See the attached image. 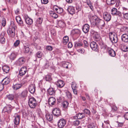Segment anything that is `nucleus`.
I'll list each match as a JSON object with an SVG mask.
<instances>
[{"mask_svg": "<svg viewBox=\"0 0 128 128\" xmlns=\"http://www.w3.org/2000/svg\"><path fill=\"white\" fill-rule=\"evenodd\" d=\"M27 69L25 67H23L20 69L19 72V75L22 76L24 75L27 72Z\"/></svg>", "mask_w": 128, "mask_h": 128, "instance_id": "obj_18", "label": "nucleus"}, {"mask_svg": "<svg viewBox=\"0 0 128 128\" xmlns=\"http://www.w3.org/2000/svg\"><path fill=\"white\" fill-rule=\"evenodd\" d=\"M16 20L17 22L19 25L23 26L24 25L22 21V20L20 16H17L16 18Z\"/></svg>", "mask_w": 128, "mask_h": 128, "instance_id": "obj_27", "label": "nucleus"}, {"mask_svg": "<svg viewBox=\"0 0 128 128\" xmlns=\"http://www.w3.org/2000/svg\"><path fill=\"white\" fill-rule=\"evenodd\" d=\"M50 32L51 34L54 36L56 35V31L54 29H51Z\"/></svg>", "mask_w": 128, "mask_h": 128, "instance_id": "obj_53", "label": "nucleus"}, {"mask_svg": "<svg viewBox=\"0 0 128 128\" xmlns=\"http://www.w3.org/2000/svg\"><path fill=\"white\" fill-rule=\"evenodd\" d=\"M124 12L122 13L123 15V17L125 19L128 20V12L124 13Z\"/></svg>", "mask_w": 128, "mask_h": 128, "instance_id": "obj_49", "label": "nucleus"}, {"mask_svg": "<svg viewBox=\"0 0 128 128\" xmlns=\"http://www.w3.org/2000/svg\"><path fill=\"white\" fill-rule=\"evenodd\" d=\"M14 25L13 26H10L7 30L8 35L12 37H14L15 35V28Z\"/></svg>", "mask_w": 128, "mask_h": 128, "instance_id": "obj_4", "label": "nucleus"}, {"mask_svg": "<svg viewBox=\"0 0 128 128\" xmlns=\"http://www.w3.org/2000/svg\"><path fill=\"white\" fill-rule=\"evenodd\" d=\"M22 86V84L16 83L15 84H14L12 88L14 90H17L21 88Z\"/></svg>", "mask_w": 128, "mask_h": 128, "instance_id": "obj_24", "label": "nucleus"}, {"mask_svg": "<svg viewBox=\"0 0 128 128\" xmlns=\"http://www.w3.org/2000/svg\"><path fill=\"white\" fill-rule=\"evenodd\" d=\"M120 47L122 50L123 51L126 52L128 51V47L126 45L121 44Z\"/></svg>", "mask_w": 128, "mask_h": 128, "instance_id": "obj_30", "label": "nucleus"}, {"mask_svg": "<svg viewBox=\"0 0 128 128\" xmlns=\"http://www.w3.org/2000/svg\"><path fill=\"white\" fill-rule=\"evenodd\" d=\"M69 64H70L69 63L67 62H65L63 64V66L64 68H68V65Z\"/></svg>", "mask_w": 128, "mask_h": 128, "instance_id": "obj_46", "label": "nucleus"}, {"mask_svg": "<svg viewBox=\"0 0 128 128\" xmlns=\"http://www.w3.org/2000/svg\"><path fill=\"white\" fill-rule=\"evenodd\" d=\"M28 92L26 90L23 91L20 94V96L22 98H24L27 96Z\"/></svg>", "mask_w": 128, "mask_h": 128, "instance_id": "obj_32", "label": "nucleus"}, {"mask_svg": "<svg viewBox=\"0 0 128 128\" xmlns=\"http://www.w3.org/2000/svg\"><path fill=\"white\" fill-rule=\"evenodd\" d=\"M24 52L25 53H28L29 52L30 48L28 46H24Z\"/></svg>", "mask_w": 128, "mask_h": 128, "instance_id": "obj_37", "label": "nucleus"}, {"mask_svg": "<svg viewBox=\"0 0 128 128\" xmlns=\"http://www.w3.org/2000/svg\"><path fill=\"white\" fill-rule=\"evenodd\" d=\"M124 116L125 119L128 120V112L125 114Z\"/></svg>", "mask_w": 128, "mask_h": 128, "instance_id": "obj_61", "label": "nucleus"}, {"mask_svg": "<svg viewBox=\"0 0 128 128\" xmlns=\"http://www.w3.org/2000/svg\"><path fill=\"white\" fill-rule=\"evenodd\" d=\"M2 68L4 72L6 73L8 72L10 70L9 67L6 65L3 66Z\"/></svg>", "mask_w": 128, "mask_h": 128, "instance_id": "obj_29", "label": "nucleus"}, {"mask_svg": "<svg viewBox=\"0 0 128 128\" xmlns=\"http://www.w3.org/2000/svg\"><path fill=\"white\" fill-rule=\"evenodd\" d=\"M37 104L36 100L34 98H30L28 100V104L32 108H34Z\"/></svg>", "mask_w": 128, "mask_h": 128, "instance_id": "obj_3", "label": "nucleus"}, {"mask_svg": "<svg viewBox=\"0 0 128 128\" xmlns=\"http://www.w3.org/2000/svg\"><path fill=\"white\" fill-rule=\"evenodd\" d=\"M41 52L40 51H38L37 52L36 55L39 58H41L42 57Z\"/></svg>", "mask_w": 128, "mask_h": 128, "instance_id": "obj_58", "label": "nucleus"}, {"mask_svg": "<svg viewBox=\"0 0 128 128\" xmlns=\"http://www.w3.org/2000/svg\"><path fill=\"white\" fill-rule=\"evenodd\" d=\"M69 41L68 37L67 36H64L63 38L62 42L64 44H66Z\"/></svg>", "mask_w": 128, "mask_h": 128, "instance_id": "obj_34", "label": "nucleus"}, {"mask_svg": "<svg viewBox=\"0 0 128 128\" xmlns=\"http://www.w3.org/2000/svg\"><path fill=\"white\" fill-rule=\"evenodd\" d=\"M50 14L51 16L54 18H56L58 17L57 14L52 11L50 12Z\"/></svg>", "mask_w": 128, "mask_h": 128, "instance_id": "obj_33", "label": "nucleus"}, {"mask_svg": "<svg viewBox=\"0 0 128 128\" xmlns=\"http://www.w3.org/2000/svg\"><path fill=\"white\" fill-rule=\"evenodd\" d=\"M4 88V85L2 84H0V92Z\"/></svg>", "mask_w": 128, "mask_h": 128, "instance_id": "obj_64", "label": "nucleus"}, {"mask_svg": "<svg viewBox=\"0 0 128 128\" xmlns=\"http://www.w3.org/2000/svg\"><path fill=\"white\" fill-rule=\"evenodd\" d=\"M90 46L92 49L96 51L98 50L97 44L94 42H92L90 43Z\"/></svg>", "mask_w": 128, "mask_h": 128, "instance_id": "obj_10", "label": "nucleus"}, {"mask_svg": "<svg viewBox=\"0 0 128 128\" xmlns=\"http://www.w3.org/2000/svg\"><path fill=\"white\" fill-rule=\"evenodd\" d=\"M12 109V107L10 105H8L4 108L2 110L3 112H6L8 114L10 113Z\"/></svg>", "mask_w": 128, "mask_h": 128, "instance_id": "obj_8", "label": "nucleus"}, {"mask_svg": "<svg viewBox=\"0 0 128 128\" xmlns=\"http://www.w3.org/2000/svg\"><path fill=\"white\" fill-rule=\"evenodd\" d=\"M72 89H74L76 88V84L75 82H73L72 84Z\"/></svg>", "mask_w": 128, "mask_h": 128, "instance_id": "obj_54", "label": "nucleus"}, {"mask_svg": "<svg viewBox=\"0 0 128 128\" xmlns=\"http://www.w3.org/2000/svg\"><path fill=\"white\" fill-rule=\"evenodd\" d=\"M71 33L72 34H80V31L78 29H74L72 30Z\"/></svg>", "mask_w": 128, "mask_h": 128, "instance_id": "obj_28", "label": "nucleus"}, {"mask_svg": "<svg viewBox=\"0 0 128 128\" xmlns=\"http://www.w3.org/2000/svg\"><path fill=\"white\" fill-rule=\"evenodd\" d=\"M72 46V43L71 42H69L68 44V47L69 48H71Z\"/></svg>", "mask_w": 128, "mask_h": 128, "instance_id": "obj_63", "label": "nucleus"}, {"mask_svg": "<svg viewBox=\"0 0 128 128\" xmlns=\"http://www.w3.org/2000/svg\"><path fill=\"white\" fill-rule=\"evenodd\" d=\"M26 59L23 57L20 58L16 62L17 64L19 66H21L24 63Z\"/></svg>", "mask_w": 128, "mask_h": 128, "instance_id": "obj_14", "label": "nucleus"}, {"mask_svg": "<svg viewBox=\"0 0 128 128\" xmlns=\"http://www.w3.org/2000/svg\"><path fill=\"white\" fill-rule=\"evenodd\" d=\"M103 17L104 20L107 22L109 21L111 19V16L110 14L107 12H104L103 14Z\"/></svg>", "mask_w": 128, "mask_h": 128, "instance_id": "obj_6", "label": "nucleus"}, {"mask_svg": "<svg viewBox=\"0 0 128 128\" xmlns=\"http://www.w3.org/2000/svg\"><path fill=\"white\" fill-rule=\"evenodd\" d=\"M83 44H84V48H87L88 46V44L87 41L86 40H84L83 42Z\"/></svg>", "mask_w": 128, "mask_h": 128, "instance_id": "obj_48", "label": "nucleus"}, {"mask_svg": "<svg viewBox=\"0 0 128 128\" xmlns=\"http://www.w3.org/2000/svg\"><path fill=\"white\" fill-rule=\"evenodd\" d=\"M64 84V82L62 80H58L56 83V85L57 86L60 88L63 87Z\"/></svg>", "mask_w": 128, "mask_h": 128, "instance_id": "obj_26", "label": "nucleus"}, {"mask_svg": "<svg viewBox=\"0 0 128 128\" xmlns=\"http://www.w3.org/2000/svg\"><path fill=\"white\" fill-rule=\"evenodd\" d=\"M14 123L16 125H18L20 123V116L19 115H17L16 116H14Z\"/></svg>", "mask_w": 128, "mask_h": 128, "instance_id": "obj_20", "label": "nucleus"}, {"mask_svg": "<svg viewBox=\"0 0 128 128\" xmlns=\"http://www.w3.org/2000/svg\"><path fill=\"white\" fill-rule=\"evenodd\" d=\"M46 119L49 121H52L53 119V116L52 114H46Z\"/></svg>", "mask_w": 128, "mask_h": 128, "instance_id": "obj_31", "label": "nucleus"}, {"mask_svg": "<svg viewBox=\"0 0 128 128\" xmlns=\"http://www.w3.org/2000/svg\"><path fill=\"white\" fill-rule=\"evenodd\" d=\"M24 19L26 23L28 24L31 25L32 23V19L30 18L27 15L24 16Z\"/></svg>", "mask_w": 128, "mask_h": 128, "instance_id": "obj_16", "label": "nucleus"}, {"mask_svg": "<svg viewBox=\"0 0 128 128\" xmlns=\"http://www.w3.org/2000/svg\"><path fill=\"white\" fill-rule=\"evenodd\" d=\"M6 24V21L5 18H2V26L4 27L5 26Z\"/></svg>", "mask_w": 128, "mask_h": 128, "instance_id": "obj_47", "label": "nucleus"}, {"mask_svg": "<svg viewBox=\"0 0 128 128\" xmlns=\"http://www.w3.org/2000/svg\"><path fill=\"white\" fill-rule=\"evenodd\" d=\"M4 33L2 32L0 35V42L2 44L4 43L6 41V40L4 37Z\"/></svg>", "mask_w": 128, "mask_h": 128, "instance_id": "obj_21", "label": "nucleus"}, {"mask_svg": "<svg viewBox=\"0 0 128 128\" xmlns=\"http://www.w3.org/2000/svg\"><path fill=\"white\" fill-rule=\"evenodd\" d=\"M83 112L85 114H86L89 116L90 115V110L86 108L84 109L83 110Z\"/></svg>", "mask_w": 128, "mask_h": 128, "instance_id": "obj_39", "label": "nucleus"}, {"mask_svg": "<svg viewBox=\"0 0 128 128\" xmlns=\"http://www.w3.org/2000/svg\"><path fill=\"white\" fill-rule=\"evenodd\" d=\"M20 41L19 40H16L14 44V46L15 47L18 46L20 44Z\"/></svg>", "mask_w": 128, "mask_h": 128, "instance_id": "obj_55", "label": "nucleus"}, {"mask_svg": "<svg viewBox=\"0 0 128 128\" xmlns=\"http://www.w3.org/2000/svg\"><path fill=\"white\" fill-rule=\"evenodd\" d=\"M89 28L90 26L88 24H86L83 27L82 30L84 33H86L88 32Z\"/></svg>", "mask_w": 128, "mask_h": 128, "instance_id": "obj_23", "label": "nucleus"}, {"mask_svg": "<svg viewBox=\"0 0 128 128\" xmlns=\"http://www.w3.org/2000/svg\"><path fill=\"white\" fill-rule=\"evenodd\" d=\"M42 21V19L41 18H39L38 19L36 20V24H37V25H38V24H41Z\"/></svg>", "mask_w": 128, "mask_h": 128, "instance_id": "obj_40", "label": "nucleus"}, {"mask_svg": "<svg viewBox=\"0 0 128 128\" xmlns=\"http://www.w3.org/2000/svg\"><path fill=\"white\" fill-rule=\"evenodd\" d=\"M118 108L116 106H114L112 107V110L114 111H116L117 110Z\"/></svg>", "mask_w": 128, "mask_h": 128, "instance_id": "obj_60", "label": "nucleus"}, {"mask_svg": "<svg viewBox=\"0 0 128 128\" xmlns=\"http://www.w3.org/2000/svg\"><path fill=\"white\" fill-rule=\"evenodd\" d=\"M45 79L47 81H49L51 80V76L50 75H46L45 78Z\"/></svg>", "mask_w": 128, "mask_h": 128, "instance_id": "obj_45", "label": "nucleus"}, {"mask_svg": "<svg viewBox=\"0 0 128 128\" xmlns=\"http://www.w3.org/2000/svg\"><path fill=\"white\" fill-rule=\"evenodd\" d=\"M96 125L94 124L91 123L88 126V128H95Z\"/></svg>", "mask_w": 128, "mask_h": 128, "instance_id": "obj_50", "label": "nucleus"}, {"mask_svg": "<svg viewBox=\"0 0 128 128\" xmlns=\"http://www.w3.org/2000/svg\"><path fill=\"white\" fill-rule=\"evenodd\" d=\"M48 102L49 105L51 106H52L56 104V100L54 97H50L48 99Z\"/></svg>", "mask_w": 128, "mask_h": 128, "instance_id": "obj_12", "label": "nucleus"}, {"mask_svg": "<svg viewBox=\"0 0 128 128\" xmlns=\"http://www.w3.org/2000/svg\"><path fill=\"white\" fill-rule=\"evenodd\" d=\"M90 22L91 24L93 26L96 25L104 26L105 24L103 20L100 19L96 16L92 17Z\"/></svg>", "mask_w": 128, "mask_h": 128, "instance_id": "obj_1", "label": "nucleus"}, {"mask_svg": "<svg viewBox=\"0 0 128 128\" xmlns=\"http://www.w3.org/2000/svg\"><path fill=\"white\" fill-rule=\"evenodd\" d=\"M110 38L113 43H116L118 41V36L114 32H111L109 34Z\"/></svg>", "mask_w": 128, "mask_h": 128, "instance_id": "obj_2", "label": "nucleus"}, {"mask_svg": "<svg viewBox=\"0 0 128 128\" xmlns=\"http://www.w3.org/2000/svg\"><path fill=\"white\" fill-rule=\"evenodd\" d=\"M80 124V121L78 120H76L74 122V124L76 126H78Z\"/></svg>", "mask_w": 128, "mask_h": 128, "instance_id": "obj_52", "label": "nucleus"}, {"mask_svg": "<svg viewBox=\"0 0 128 128\" xmlns=\"http://www.w3.org/2000/svg\"><path fill=\"white\" fill-rule=\"evenodd\" d=\"M62 105L63 107L65 108H66L68 106V102L66 101H64L62 103Z\"/></svg>", "mask_w": 128, "mask_h": 128, "instance_id": "obj_43", "label": "nucleus"}, {"mask_svg": "<svg viewBox=\"0 0 128 128\" xmlns=\"http://www.w3.org/2000/svg\"><path fill=\"white\" fill-rule=\"evenodd\" d=\"M41 1L42 4H47L48 2V0H41Z\"/></svg>", "mask_w": 128, "mask_h": 128, "instance_id": "obj_59", "label": "nucleus"}, {"mask_svg": "<svg viewBox=\"0 0 128 128\" xmlns=\"http://www.w3.org/2000/svg\"><path fill=\"white\" fill-rule=\"evenodd\" d=\"M16 57V55L14 53H12L10 55V58L11 60H14Z\"/></svg>", "mask_w": 128, "mask_h": 128, "instance_id": "obj_42", "label": "nucleus"}, {"mask_svg": "<svg viewBox=\"0 0 128 128\" xmlns=\"http://www.w3.org/2000/svg\"><path fill=\"white\" fill-rule=\"evenodd\" d=\"M107 50L110 56L112 57H114L116 56V52L112 49L110 48H108Z\"/></svg>", "mask_w": 128, "mask_h": 128, "instance_id": "obj_15", "label": "nucleus"}, {"mask_svg": "<svg viewBox=\"0 0 128 128\" xmlns=\"http://www.w3.org/2000/svg\"><path fill=\"white\" fill-rule=\"evenodd\" d=\"M111 14L113 16H118L120 18L122 16L121 12L115 8H113L111 9Z\"/></svg>", "mask_w": 128, "mask_h": 128, "instance_id": "obj_5", "label": "nucleus"}, {"mask_svg": "<svg viewBox=\"0 0 128 128\" xmlns=\"http://www.w3.org/2000/svg\"><path fill=\"white\" fill-rule=\"evenodd\" d=\"M36 89V86L34 84H30L28 88L30 92L32 94H33L35 92Z\"/></svg>", "mask_w": 128, "mask_h": 128, "instance_id": "obj_17", "label": "nucleus"}, {"mask_svg": "<svg viewBox=\"0 0 128 128\" xmlns=\"http://www.w3.org/2000/svg\"><path fill=\"white\" fill-rule=\"evenodd\" d=\"M14 98V96L12 94H9L6 96V98L10 100H13Z\"/></svg>", "mask_w": 128, "mask_h": 128, "instance_id": "obj_38", "label": "nucleus"}, {"mask_svg": "<svg viewBox=\"0 0 128 128\" xmlns=\"http://www.w3.org/2000/svg\"><path fill=\"white\" fill-rule=\"evenodd\" d=\"M84 50L83 48L78 50V52L82 54H83L84 52Z\"/></svg>", "mask_w": 128, "mask_h": 128, "instance_id": "obj_62", "label": "nucleus"}, {"mask_svg": "<svg viewBox=\"0 0 128 128\" xmlns=\"http://www.w3.org/2000/svg\"><path fill=\"white\" fill-rule=\"evenodd\" d=\"M66 96L69 98H72V95L70 92L69 91H67L66 92Z\"/></svg>", "mask_w": 128, "mask_h": 128, "instance_id": "obj_44", "label": "nucleus"}, {"mask_svg": "<svg viewBox=\"0 0 128 128\" xmlns=\"http://www.w3.org/2000/svg\"><path fill=\"white\" fill-rule=\"evenodd\" d=\"M46 50L49 51H52L53 49L52 47L50 46H47L46 47Z\"/></svg>", "mask_w": 128, "mask_h": 128, "instance_id": "obj_51", "label": "nucleus"}, {"mask_svg": "<svg viewBox=\"0 0 128 128\" xmlns=\"http://www.w3.org/2000/svg\"><path fill=\"white\" fill-rule=\"evenodd\" d=\"M106 2L107 4L109 5H113L116 2L114 0H106Z\"/></svg>", "mask_w": 128, "mask_h": 128, "instance_id": "obj_36", "label": "nucleus"}, {"mask_svg": "<svg viewBox=\"0 0 128 128\" xmlns=\"http://www.w3.org/2000/svg\"><path fill=\"white\" fill-rule=\"evenodd\" d=\"M104 122L106 125V126L104 124L102 123V127L103 128H108L109 125H110L109 124V122L108 120L106 121H104Z\"/></svg>", "mask_w": 128, "mask_h": 128, "instance_id": "obj_35", "label": "nucleus"}, {"mask_svg": "<svg viewBox=\"0 0 128 128\" xmlns=\"http://www.w3.org/2000/svg\"><path fill=\"white\" fill-rule=\"evenodd\" d=\"M47 91L49 95L52 96L55 95L56 90L54 88H50Z\"/></svg>", "mask_w": 128, "mask_h": 128, "instance_id": "obj_19", "label": "nucleus"}, {"mask_svg": "<svg viewBox=\"0 0 128 128\" xmlns=\"http://www.w3.org/2000/svg\"><path fill=\"white\" fill-rule=\"evenodd\" d=\"M52 113L54 116L57 117L61 114L60 110L58 108L54 109L52 111Z\"/></svg>", "mask_w": 128, "mask_h": 128, "instance_id": "obj_11", "label": "nucleus"}, {"mask_svg": "<svg viewBox=\"0 0 128 128\" xmlns=\"http://www.w3.org/2000/svg\"><path fill=\"white\" fill-rule=\"evenodd\" d=\"M66 121L63 118L61 119L58 122V126L60 128H62L66 125Z\"/></svg>", "mask_w": 128, "mask_h": 128, "instance_id": "obj_7", "label": "nucleus"}, {"mask_svg": "<svg viewBox=\"0 0 128 128\" xmlns=\"http://www.w3.org/2000/svg\"><path fill=\"white\" fill-rule=\"evenodd\" d=\"M9 77H6L4 79L2 82L4 84L6 85L9 84L10 81V79Z\"/></svg>", "mask_w": 128, "mask_h": 128, "instance_id": "obj_25", "label": "nucleus"}, {"mask_svg": "<svg viewBox=\"0 0 128 128\" xmlns=\"http://www.w3.org/2000/svg\"><path fill=\"white\" fill-rule=\"evenodd\" d=\"M121 40L124 43H128V32L123 34L121 36Z\"/></svg>", "mask_w": 128, "mask_h": 128, "instance_id": "obj_9", "label": "nucleus"}, {"mask_svg": "<svg viewBox=\"0 0 128 128\" xmlns=\"http://www.w3.org/2000/svg\"><path fill=\"white\" fill-rule=\"evenodd\" d=\"M63 9L62 8H59L57 12L58 14H60L62 13L63 12Z\"/></svg>", "mask_w": 128, "mask_h": 128, "instance_id": "obj_56", "label": "nucleus"}, {"mask_svg": "<svg viewBox=\"0 0 128 128\" xmlns=\"http://www.w3.org/2000/svg\"><path fill=\"white\" fill-rule=\"evenodd\" d=\"M37 113L39 116H41L42 114V112L40 108H38L37 110Z\"/></svg>", "mask_w": 128, "mask_h": 128, "instance_id": "obj_57", "label": "nucleus"}, {"mask_svg": "<svg viewBox=\"0 0 128 128\" xmlns=\"http://www.w3.org/2000/svg\"><path fill=\"white\" fill-rule=\"evenodd\" d=\"M86 115L84 113H79L76 114V116H74V118L76 119H81L84 118Z\"/></svg>", "mask_w": 128, "mask_h": 128, "instance_id": "obj_13", "label": "nucleus"}, {"mask_svg": "<svg viewBox=\"0 0 128 128\" xmlns=\"http://www.w3.org/2000/svg\"><path fill=\"white\" fill-rule=\"evenodd\" d=\"M83 45V43L82 42H78L74 44L76 47L81 46Z\"/></svg>", "mask_w": 128, "mask_h": 128, "instance_id": "obj_41", "label": "nucleus"}, {"mask_svg": "<svg viewBox=\"0 0 128 128\" xmlns=\"http://www.w3.org/2000/svg\"><path fill=\"white\" fill-rule=\"evenodd\" d=\"M67 10L68 11L70 14H72L75 13V10L74 8L72 6L68 7Z\"/></svg>", "mask_w": 128, "mask_h": 128, "instance_id": "obj_22", "label": "nucleus"}]
</instances>
